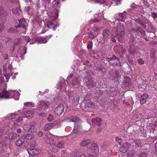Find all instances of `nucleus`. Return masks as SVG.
<instances>
[{"mask_svg": "<svg viewBox=\"0 0 157 157\" xmlns=\"http://www.w3.org/2000/svg\"><path fill=\"white\" fill-rule=\"evenodd\" d=\"M125 34L124 26L121 24H118L116 27H114L112 30V35L117 38L121 42H123L124 39L123 36Z\"/></svg>", "mask_w": 157, "mask_h": 157, "instance_id": "f257e3e1", "label": "nucleus"}, {"mask_svg": "<svg viewBox=\"0 0 157 157\" xmlns=\"http://www.w3.org/2000/svg\"><path fill=\"white\" fill-rule=\"evenodd\" d=\"M17 92L13 91H7L5 89H3L2 92L0 93V98L6 99L10 98Z\"/></svg>", "mask_w": 157, "mask_h": 157, "instance_id": "f03ea898", "label": "nucleus"}, {"mask_svg": "<svg viewBox=\"0 0 157 157\" xmlns=\"http://www.w3.org/2000/svg\"><path fill=\"white\" fill-rule=\"evenodd\" d=\"M50 102L48 101H41L39 103L37 109L40 110H43L48 108Z\"/></svg>", "mask_w": 157, "mask_h": 157, "instance_id": "7ed1b4c3", "label": "nucleus"}, {"mask_svg": "<svg viewBox=\"0 0 157 157\" xmlns=\"http://www.w3.org/2000/svg\"><path fill=\"white\" fill-rule=\"evenodd\" d=\"M27 151L29 154L32 156H36L41 153V150L38 148H30L27 150Z\"/></svg>", "mask_w": 157, "mask_h": 157, "instance_id": "20e7f679", "label": "nucleus"}, {"mask_svg": "<svg viewBox=\"0 0 157 157\" xmlns=\"http://www.w3.org/2000/svg\"><path fill=\"white\" fill-rule=\"evenodd\" d=\"M90 146L88 148L92 150L95 155H98L99 154V149L97 145L95 143H91Z\"/></svg>", "mask_w": 157, "mask_h": 157, "instance_id": "39448f33", "label": "nucleus"}, {"mask_svg": "<svg viewBox=\"0 0 157 157\" xmlns=\"http://www.w3.org/2000/svg\"><path fill=\"white\" fill-rule=\"evenodd\" d=\"M130 145V144L128 143H124L120 148V151L123 153H126L128 150Z\"/></svg>", "mask_w": 157, "mask_h": 157, "instance_id": "423d86ee", "label": "nucleus"}, {"mask_svg": "<svg viewBox=\"0 0 157 157\" xmlns=\"http://www.w3.org/2000/svg\"><path fill=\"white\" fill-rule=\"evenodd\" d=\"M64 109V107L63 105H59L55 109L54 112L56 115L59 116L63 112Z\"/></svg>", "mask_w": 157, "mask_h": 157, "instance_id": "0eeeda50", "label": "nucleus"}, {"mask_svg": "<svg viewBox=\"0 0 157 157\" xmlns=\"http://www.w3.org/2000/svg\"><path fill=\"white\" fill-rule=\"evenodd\" d=\"M134 42H132V41H130L129 42V44L130 45V48L128 50V51L129 53L132 55H134L136 53L137 49L135 48L134 45Z\"/></svg>", "mask_w": 157, "mask_h": 157, "instance_id": "6e6552de", "label": "nucleus"}, {"mask_svg": "<svg viewBox=\"0 0 157 157\" xmlns=\"http://www.w3.org/2000/svg\"><path fill=\"white\" fill-rule=\"evenodd\" d=\"M18 21H19V24L17 26H15V27L16 28L18 27H21L26 29V25L27 24L26 23L25 19H21L20 20H18Z\"/></svg>", "mask_w": 157, "mask_h": 157, "instance_id": "1a4fd4ad", "label": "nucleus"}, {"mask_svg": "<svg viewBox=\"0 0 157 157\" xmlns=\"http://www.w3.org/2000/svg\"><path fill=\"white\" fill-rule=\"evenodd\" d=\"M101 119L98 117L93 118L92 120V124L94 126H100L101 125Z\"/></svg>", "mask_w": 157, "mask_h": 157, "instance_id": "9d476101", "label": "nucleus"}, {"mask_svg": "<svg viewBox=\"0 0 157 157\" xmlns=\"http://www.w3.org/2000/svg\"><path fill=\"white\" fill-rule=\"evenodd\" d=\"M126 14L127 12L125 11H124L123 13H119L117 17L118 21L124 22L126 19Z\"/></svg>", "mask_w": 157, "mask_h": 157, "instance_id": "9b49d317", "label": "nucleus"}, {"mask_svg": "<svg viewBox=\"0 0 157 157\" xmlns=\"http://www.w3.org/2000/svg\"><path fill=\"white\" fill-rule=\"evenodd\" d=\"M45 137L44 138V140L47 144L53 145L54 144V140L52 138L49 137L48 135L46 134L45 135Z\"/></svg>", "mask_w": 157, "mask_h": 157, "instance_id": "f8f14e48", "label": "nucleus"}, {"mask_svg": "<svg viewBox=\"0 0 157 157\" xmlns=\"http://www.w3.org/2000/svg\"><path fill=\"white\" fill-rule=\"evenodd\" d=\"M45 25L49 29H52L54 30H56L55 25L54 24L52 21H48L45 23Z\"/></svg>", "mask_w": 157, "mask_h": 157, "instance_id": "ddd939ff", "label": "nucleus"}, {"mask_svg": "<svg viewBox=\"0 0 157 157\" xmlns=\"http://www.w3.org/2000/svg\"><path fill=\"white\" fill-rule=\"evenodd\" d=\"M108 59L109 60H117L116 63L114 62L113 63V64L114 65H116L117 66H120L121 65V63L120 62L118 58L115 56L114 55H113L112 57L111 58H108Z\"/></svg>", "mask_w": 157, "mask_h": 157, "instance_id": "4468645a", "label": "nucleus"}, {"mask_svg": "<svg viewBox=\"0 0 157 157\" xmlns=\"http://www.w3.org/2000/svg\"><path fill=\"white\" fill-rule=\"evenodd\" d=\"M24 116L28 118H30L33 117L34 116V112L32 110H29L24 112Z\"/></svg>", "mask_w": 157, "mask_h": 157, "instance_id": "2eb2a0df", "label": "nucleus"}, {"mask_svg": "<svg viewBox=\"0 0 157 157\" xmlns=\"http://www.w3.org/2000/svg\"><path fill=\"white\" fill-rule=\"evenodd\" d=\"M80 145L81 146H86L88 148L90 146V145H91V143L90 140H83L80 143Z\"/></svg>", "mask_w": 157, "mask_h": 157, "instance_id": "dca6fc26", "label": "nucleus"}, {"mask_svg": "<svg viewBox=\"0 0 157 157\" xmlns=\"http://www.w3.org/2000/svg\"><path fill=\"white\" fill-rule=\"evenodd\" d=\"M148 98V95L146 94H144L142 95L140 97V103L142 105L146 102L147 99Z\"/></svg>", "mask_w": 157, "mask_h": 157, "instance_id": "f3484780", "label": "nucleus"}, {"mask_svg": "<svg viewBox=\"0 0 157 157\" xmlns=\"http://www.w3.org/2000/svg\"><path fill=\"white\" fill-rule=\"evenodd\" d=\"M128 157H137V154L134 150H130L127 153Z\"/></svg>", "mask_w": 157, "mask_h": 157, "instance_id": "a211bd4d", "label": "nucleus"}, {"mask_svg": "<svg viewBox=\"0 0 157 157\" xmlns=\"http://www.w3.org/2000/svg\"><path fill=\"white\" fill-rule=\"evenodd\" d=\"M93 104L92 102L90 100H87L86 103V104L85 105V108L86 109L88 108L87 110H89L91 108L93 107Z\"/></svg>", "mask_w": 157, "mask_h": 157, "instance_id": "6ab92c4d", "label": "nucleus"}, {"mask_svg": "<svg viewBox=\"0 0 157 157\" xmlns=\"http://www.w3.org/2000/svg\"><path fill=\"white\" fill-rule=\"evenodd\" d=\"M8 136L9 139L10 140H14L19 136V135L16 133L13 132L9 133L8 134Z\"/></svg>", "mask_w": 157, "mask_h": 157, "instance_id": "aec40b11", "label": "nucleus"}, {"mask_svg": "<svg viewBox=\"0 0 157 157\" xmlns=\"http://www.w3.org/2000/svg\"><path fill=\"white\" fill-rule=\"evenodd\" d=\"M68 121H71L74 122H78L79 121V118L76 116H72L67 119Z\"/></svg>", "mask_w": 157, "mask_h": 157, "instance_id": "412c9836", "label": "nucleus"}, {"mask_svg": "<svg viewBox=\"0 0 157 157\" xmlns=\"http://www.w3.org/2000/svg\"><path fill=\"white\" fill-rule=\"evenodd\" d=\"M101 54L100 52L95 51L93 52V54L91 55V56L95 58L98 59L100 58Z\"/></svg>", "mask_w": 157, "mask_h": 157, "instance_id": "4be33fe9", "label": "nucleus"}, {"mask_svg": "<svg viewBox=\"0 0 157 157\" xmlns=\"http://www.w3.org/2000/svg\"><path fill=\"white\" fill-rule=\"evenodd\" d=\"M8 15V13L4 11L3 8L0 7V17H5Z\"/></svg>", "mask_w": 157, "mask_h": 157, "instance_id": "5701e85b", "label": "nucleus"}, {"mask_svg": "<svg viewBox=\"0 0 157 157\" xmlns=\"http://www.w3.org/2000/svg\"><path fill=\"white\" fill-rule=\"evenodd\" d=\"M52 5L55 7H60V6L59 0H53Z\"/></svg>", "mask_w": 157, "mask_h": 157, "instance_id": "b1692460", "label": "nucleus"}, {"mask_svg": "<svg viewBox=\"0 0 157 157\" xmlns=\"http://www.w3.org/2000/svg\"><path fill=\"white\" fill-rule=\"evenodd\" d=\"M103 35L105 38H106L109 36L110 32L108 29H105L103 31Z\"/></svg>", "mask_w": 157, "mask_h": 157, "instance_id": "393cba45", "label": "nucleus"}, {"mask_svg": "<svg viewBox=\"0 0 157 157\" xmlns=\"http://www.w3.org/2000/svg\"><path fill=\"white\" fill-rule=\"evenodd\" d=\"M53 123H50L46 124L45 126V129L46 131H48L52 128L54 127Z\"/></svg>", "mask_w": 157, "mask_h": 157, "instance_id": "a878e982", "label": "nucleus"}, {"mask_svg": "<svg viewBox=\"0 0 157 157\" xmlns=\"http://www.w3.org/2000/svg\"><path fill=\"white\" fill-rule=\"evenodd\" d=\"M37 40L40 43H45L47 42L46 39L44 37H37Z\"/></svg>", "mask_w": 157, "mask_h": 157, "instance_id": "bb28decb", "label": "nucleus"}, {"mask_svg": "<svg viewBox=\"0 0 157 157\" xmlns=\"http://www.w3.org/2000/svg\"><path fill=\"white\" fill-rule=\"evenodd\" d=\"M7 129L6 130V128L4 127L2 129L0 128V136L5 135L6 133Z\"/></svg>", "mask_w": 157, "mask_h": 157, "instance_id": "cd10ccee", "label": "nucleus"}, {"mask_svg": "<svg viewBox=\"0 0 157 157\" xmlns=\"http://www.w3.org/2000/svg\"><path fill=\"white\" fill-rule=\"evenodd\" d=\"M16 114L15 113H10L8 115V116L6 118V119L10 120L12 119H14L16 117Z\"/></svg>", "mask_w": 157, "mask_h": 157, "instance_id": "c85d7f7f", "label": "nucleus"}, {"mask_svg": "<svg viewBox=\"0 0 157 157\" xmlns=\"http://www.w3.org/2000/svg\"><path fill=\"white\" fill-rule=\"evenodd\" d=\"M21 138L22 139H25L26 140H31L32 138V136L30 134H27L26 135H22Z\"/></svg>", "mask_w": 157, "mask_h": 157, "instance_id": "c756f323", "label": "nucleus"}, {"mask_svg": "<svg viewBox=\"0 0 157 157\" xmlns=\"http://www.w3.org/2000/svg\"><path fill=\"white\" fill-rule=\"evenodd\" d=\"M22 142L21 140L18 139L16 141L15 144L17 147H20L22 146Z\"/></svg>", "mask_w": 157, "mask_h": 157, "instance_id": "7c9ffc66", "label": "nucleus"}, {"mask_svg": "<svg viewBox=\"0 0 157 157\" xmlns=\"http://www.w3.org/2000/svg\"><path fill=\"white\" fill-rule=\"evenodd\" d=\"M93 42L92 41H89L87 45V48L88 50L91 49L92 48Z\"/></svg>", "mask_w": 157, "mask_h": 157, "instance_id": "2f4dec72", "label": "nucleus"}, {"mask_svg": "<svg viewBox=\"0 0 157 157\" xmlns=\"http://www.w3.org/2000/svg\"><path fill=\"white\" fill-rule=\"evenodd\" d=\"M105 2V0H91V2L92 3H94V2H99L100 3H103Z\"/></svg>", "mask_w": 157, "mask_h": 157, "instance_id": "473e14b6", "label": "nucleus"}, {"mask_svg": "<svg viewBox=\"0 0 157 157\" xmlns=\"http://www.w3.org/2000/svg\"><path fill=\"white\" fill-rule=\"evenodd\" d=\"M25 131H28L32 127L29 124H25L23 127Z\"/></svg>", "mask_w": 157, "mask_h": 157, "instance_id": "72a5a7b5", "label": "nucleus"}, {"mask_svg": "<svg viewBox=\"0 0 157 157\" xmlns=\"http://www.w3.org/2000/svg\"><path fill=\"white\" fill-rule=\"evenodd\" d=\"M29 145V143L26 141H24L22 142V146L24 147H27Z\"/></svg>", "mask_w": 157, "mask_h": 157, "instance_id": "f704fd0d", "label": "nucleus"}, {"mask_svg": "<svg viewBox=\"0 0 157 157\" xmlns=\"http://www.w3.org/2000/svg\"><path fill=\"white\" fill-rule=\"evenodd\" d=\"M138 157H147V154L144 152L140 153Z\"/></svg>", "mask_w": 157, "mask_h": 157, "instance_id": "c9c22d12", "label": "nucleus"}, {"mask_svg": "<svg viewBox=\"0 0 157 157\" xmlns=\"http://www.w3.org/2000/svg\"><path fill=\"white\" fill-rule=\"evenodd\" d=\"M138 63L140 65H142L144 64V61L141 58H139L137 60Z\"/></svg>", "mask_w": 157, "mask_h": 157, "instance_id": "e433bc0d", "label": "nucleus"}, {"mask_svg": "<svg viewBox=\"0 0 157 157\" xmlns=\"http://www.w3.org/2000/svg\"><path fill=\"white\" fill-rule=\"evenodd\" d=\"M47 119L49 121H51L53 119V116L51 114H50L49 115Z\"/></svg>", "mask_w": 157, "mask_h": 157, "instance_id": "4c0bfd02", "label": "nucleus"}, {"mask_svg": "<svg viewBox=\"0 0 157 157\" xmlns=\"http://www.w3.org/2000/svg\"><path fill=\"white\" fill-rule=\"evenodd\" d=\"M8 31L12 33H16L17 30L13 28H11L9 29Z\"/></svg>", "mask_w": 157, "mask_h": 157, "instance_id": "58836bf2", "label": "nucleus"}, {"mask_svg": "<svg viewBox=\"0 0 157 157\" xmlns=\"http://www.w3.org/2000/svg\"><path fill=\"white\" fill-rule=\"evenodd\" d=\"M136 144L138 146H140L141 145V142L139 140H136L135 141Z\"/></svg>", "mask_w": 157, "mask_h": 157, "instance_id": "ea45409f", "label": "nucleus"}, {"mask_svg": "<svg viewBox=\"0 0 157 157\" xmlns=\"http://www.w3.org/2000/svg\"><path fill=\"white\" fill-rule=\"evenodd\" d=\"M78 155V154L77 152H74L70 155V157H77Z\"/></svg>", "mask_w": 157, "mask_h": 157, "instance_id": "a19ab883", "label": "nucleus"}, {"mask_svg": "<svg viewBox=\"0 0 157 157\" xmlns=\"http://www.w3.org/2000/svg\"><path fill=\"white\" fill-rule=\"evenodd\" d=\"M58 147L60 148H62L63 147V144L61 143H59L57 144Z\"/></svg>", "mask_w": 157, "mask_h": 157, "instance_id": "79ce46f5", "label": "nucleus"}, {"mask_svg": "<svg viewBox=\"0 0 157 157\" xmlns=\"http://www.w3.org/2000/svg\"><path fill=\"white\" fill-rule=\"evenodd\" d=\"M73 83L74 85H77L78 84V82L77 78H74L73 81Z\"/></svg>", "mask_w": 157, "mask_h": 157, "instance_id": "37998d69", "label": "nucleus"}, {"mask_svg": "<svg viewBox=\"0 0 157 157\" xmlns=\"http://www.w3.org/2000/svg\"><path fill=\"white\" fill-rule=\"evenodd\" d=\"M127 57L128 58V62L130 63H132L133 62V60L128 55L127 56Z\"/></svg>", "mask_w": 157, "mask_h": 157, "instance_id": "c03bdc74", "label": "nucleus"}, {"mask_svg": "<svg viewBox=\"0 0 157 157\" xmlns=\"http://www.w3.org/2000/svg\"><path fill=\"white\" fill-rule=\"evenodd\" d=\"M151 16L153 18H156L157 17V13L155 12H153L151 14Z\"/></svg>", "mask_w": 157, "mask_h": 157, "instance_id": "a18cd8bd", "label": "nucleus"}, {"mask_svg": "<svg viewBox=\"0 0 157 157\" xmlns=\"http://www.w3.org/2000/svg\"><path fill=\"white\" fill-rule=\"evenodd\" d=\"M25 40L27 43L30 42L31 40V39L28 36L26 37Z\"/></svg>", "mask_w": 157, "mask_h": 157, "instance_id": "49530a36", "label": "nucleus"}, {"mask_svg": "<svg viewBox=\"0 0 157 157\" xmlns=\"http://www.w3.org/2000/svg\"><path fill=\"white\" fill-rule=\"evenodd\" d=\"M151 128L150 129V132H151L153 133L154 132L155 130V127L153 125H151Z\"/></svg>", "mask_w": 157, "mask_h": 157, "instance_id": "de8ad7c7", "label": "nucleus"}, {"mask_svg": "<svg viewBox=\"0 0 157 157\" xmlns=\"http://www.w3.org/2000/svg\"><path fill=\"white\" fill-rule=\"evenodd\" d=\"M88 36L91 39H94L95 37L94 35L92 33H90L89 34Z\"/></svg>", "mask_w": 157, "mask_h": 157, "instance_id": "09e8293b", "label": "nucleus"}, {"mask_svg": "<svg viewBox=\"0 0 157 157\" xmlns=\"http://www.w3.org/2000/svg\"><path fill=\"white\" fill-rule=\"evenodd\" d=\"M93 30L94 32H98L99 31V28L97 26H95L93 28Z\"/></svg>", "mask_w": 157, "mask_h": 157, "instance_id": "8fccbe9b", "label": "nucleus"}, {"mask_svg": "<svg viewBox=\"0 0 157 157\" xmlns=\"http://www.w3.org/2000/svg\"><path fill=\"white\" fill-rule=\"evenodd\" d=\"M79 129L77 127L75 126L74 127L73 131L75 133H76L79 132Z\"/></svg>", "mask_w": 157, "mask_h": 157, "instance_id": "3c124183", "label": "nucleus"}, {"mask_svg": "<svg viewBox=\"0 0 157 157\" xmlns=\"http://www.w3.org/2000/svg\"><path fill=\"white\" fill-rule=\"evenodd\" d=\"M91 21L94 22H99L100 20L97 19H92L91 20Z\"/></svg>", "mask_w": 157, "mask_h": 157, "instance_id": "603ef678", "label": "nucleus"}, {"mask_svg": "<svg viewBox=\"0 0 157 157\" xmlns=\"http://www.w3.org/2000/svg\"><path fill=\"white\" fill-rule=\"evenodd\" d=\"M23 120V118L22 117H19L17 120V121L18 122H20Z\"/></svg>", "mask_w": 157, "mask_h": 157, "instance_id": "864d4df0", "label": "nucleus"}, {"mask_svg": "<svg viewBox=\"0 0 157 157\" xmlns=\"http://www.w3.org/2000/svg\"><path fill=\"white\" fill-rule=\"evenodd\" d=\"M100 70L101 71L102 73H105V72L106 70L104 68L101 67L100 69Z\"/></svg>", "mask_w": 157, "mask_h": 157, "instance_id": "5fc2aeb1", "label": "nucleus"}, {"mask_svg": "<svg viewBox=\"0 0 157 157\" xmlns=\"http://www.w3.org/2000/svg\"><path fill=\"white\" fill-rule=\"evenodd\" d=\"M22 53L21 54L22 55H25L26 52V50L25 48H23L22 50Z\"/></svg>", "mask_w": 157, "mask_h": 157, "instance_id": "6e6d98bb", "label": "nucleus"}, {"mask_svg": "<svg viewBox=\"0 0 157 157\" xmlns=\"http://www.w3.org/2000/svg\"><path fill=\"white\" fill-rule=\"evenodd\" d=\"M12 12L15 14H18V11L15 9H13L12 10Z\"/></svg>", "mask_w": 157, "mask_h": 157, "instance_id": "4d7b16f0", "label": "nucleus"}, {"mask_svg": "<svg viewBox=\"0 0 157 157\" xmlns=\"http://www.w3.org/2000/svg\"><path fill=\"white\" fill-rule=\"evenodd\" d=\"M4 27L3 24H0V32L2 31L3 30Z\"/></svg>", "mask_w": 157, "mask_h": 157, "instance_id": "13d9d810", "label": "nucleus"}, {"mask_svg": "<svg viewBox=\"0 0 157 157\" xmlns=\"http://www.w3.org/2000/svg\"><path fill=\"white\" fill-rule=\"evenodd\" d=\"M3 56V58L5 59H7L8 57V55L7 54H4Z\"/></svg>", "mask_w": 157, "mask_h": 157, "instance_id": "bf43d9fd", "label": "nucleus"}, {"mask_svg": "<svg viewBox=\"0 0 157 157\" xmlns=\"http://www.w3.org/2000/svg\"><path fill=\"white\" fill-rule=\"evenodd\" d=\"M115 140L116 141H118L121 140V139L118 137H116L115 139Z\"/></svg>", "mask_w": 157, "mask_h": 157, "instance_id": "052dcab7", "label": "nucleus"}, {"mask_svg": "<svg viewBox=\"0 0 157 157\" xmlns=\"http://www.w3.org/2000/svg\"><path fill=\"white\" fill-rule=\"evenodd\" d=\"M31 102H27L26 103H25L24 104V105L25 106H29V105L30 104L31 105Z\"/></svg>", "mask_w": 157, "mask_h": 157, "instance_id": "680f3d73", "label": "nucleus"}, {"mask_svg": "<svg viewBox=\"0 0 157 157\" xmlns=\"http://www.w3.org/2000/svg\"><path fill=\"white\" fill-rule=\"evenodd\" d=\"M43 134V132H42L40 131L38 133V135L39 136H41Z\"/></svg>", "mask_w": 157, "mask_h": 157, "instance_id": "e2e57ef3", "label": "nucleus"}, {"mask_svg": "<svg viewBox=\"0 0 157 157\" xmlns=\"http://www.w3.org/2000/svg\"><path fill=\"white\" fill-rule=\"evenodd\" d=\"M18 126V124H17V123H14L13 124V127L14 128H16Z\"/></svg>", "mask_w": 157, "mask_h": 157, "instance_id": "0e129e2a", "label": "nucleus"}, {"mask_svg": "<svg viewBox=\"0 0 157 157\" xmlns=\"http://www.w3.org/2000/svg\"><path fill=\"white\" fill-rule=\"evenodd\" d=\"M87 157H96L94 155L89 154Z\"/></svg>", "mask_w": 157, "mask_h": 157, "instance_id": "69168bd1", "label": "nucleus"}, {"mask_svg": "<svg viewBox=\"0 0 157 157\" xmlns=\"http://www.w3.org/2000/svg\"><path fill=\"white\" fill-rule=\"evenodd\" d=\"M153 125L155 127L157 128V121H156Z\"/></svg>", "mask_w": 157, "mask_h": 157, "instance_id": "338daca9", "label": "nucleus"}, {"mask_svg": "<svg viewBox=\"0 0 157 157\" xmlns=\"http://www.w3.org/2000/svg\"><path fill=\"white\" fill-rule=\"evenodd\" d=\"M79 157H86V155L85 154H83L81 155Z\"/></svg>", "mask_w": 157, "mask_h": 157, "instance_id": "774afa93", "label": "nucleus"}]
</instances>
